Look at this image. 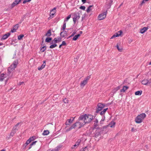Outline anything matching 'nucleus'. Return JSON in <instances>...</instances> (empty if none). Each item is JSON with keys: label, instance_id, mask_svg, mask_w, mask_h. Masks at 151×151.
I'll return each instance as SVG.
<instances>
[{"label": "nucleus", "instance_id": "f257e3e1", "mask_svg": "<svg viewBox=\"0 0 151 151\" xmlns=\"http://www.w3.org/2000/svg\"><path fill=\"white\" fill-rule=\"evenodd\" d=\"M86 120H85V122H83L82 123L81 122L80 124L81 126L78 127V129H80L82 127L84 126L86 123H90L92 120L93 119V115L89 114H87L86 116Z\"/></svg>", "mask_w": 151, "mask_h": 151}, {"label": "nucleus", "instance_id": "f03ea898", "mask_svg": "<svg viewBox=\"0 0 151 151\" xmlns=\"http://www.w3.org/2000/svg\"><path fill=\"white\" fill-rule=\"evenodd\" d=\"M146 117V115L144 113H142L138 115L135 118V121L137 124L141 123L143 120Z\"/></svg>", "mask_w": 151, "mask_h": 151}, {"label": "nucleus", "instance_id": "7ed1b4c3", "mask_svg": "<svg viewBox=\"0 0 151 151\" xmlns=\"http://www.w3.org/2000/svg\"><path fill=\"white\" fill-rule=\"evenodd\" d=\"M18 63V60H17L14 61L12 65L8 68V74L9 75L11 72L14 70L15 68L17 67Z\"/></svg>", "mask_w": 151, "mask_h": 151}, {"label": "nucleus", "instance_id": "20e7f679", "mask_svg": "<svg viewBox=\"0 0 151 151\" xmlns=\"http://www.w3.org/2000/svg\"><path fill=\"white\" fill-rule=\"evenodd\" d=\"M104 106L105 105L104 104H102L101 103H99L98 104L96 108V111L94 114V118L96 116L97 114L99 113L100 111H101Z\"/></svg>", "mask_w": 151, "mask_h": 151}, {"label": "nucleus", "instance_id": "39448f33", "mask_svg": "<svg viewBox=\"0 0 151 151\" xmlns=\"http://www.w3.org/2000/svg\"><path fill=\"white\" fill-rule=\"evenodd\" d=\"M73 17V21L74 24H75L77 20L80 18V16L79 12H74L72 14Z\"/></svg>", "mask_w": 151, "mask_h": 151}, {"label": "nucleus", "instance_id": "423d86ee", "mask_svg": "<svg viewBox=\"0 0 151 151\" xmlns=\"http://www.w3.org/2000/svg\"><path fill=\"white\" fill-rule=\"evenodd\" d=\"M116 0H106L105 6L107 9H110Z\"/></svg>", "mask_w": 151, "mask_h": 151}, {"label": "nucleus", "instance_id": "0eeeda50", "mask_svg": "<svg viewBox=\"0 0 151 151\" xmlns=\"http://www.w3.org/2000/svg\"><path fill=\"white\" fill-rule=\"evenodd\" d=\"M81 122H76L75 123L73 124L71 127L67 129L66 130L67 132H68L72 129L75 128L77 126V124H79V126H81L80 124Z\"/></svg>", "mask_w": 151, "mask_h": 151}, {"label": "nucleus", "instance_id": "6e6552de", "mask_svg": "<svg viewBox=\"0 0 151 151\" xmlns=\"http://www.w3.org/2000/svg\"><path fill=\"white\" fill-rule=\"evenodd\" d=\"M35 136H32V137H30L28 140H27L26 142L23 145V147H24L25 148L32 141H33L35 139Z\"/></svg>", "mask_w": 151, "mask_h": 151}, {"label": "nucleus", "instance_id": "1a4fd4ad", "mask_svg": "<svg viewBox=\"0 0 151 151\" xmlns=\"http://www.w3.org/2000/svg\"><path fill=\"white\" fill-rule=\"evenodd\" d=\"M106 12H104L101 14H100L98 16V18L99 20H102L104 19L106 17V12Z\"/></svg>", "mask_w": 151, "mask_h": 151}, {"label": "nucleus", "instance_id": "9d476101", "mask_svg": "<svg viewBox=\"0 0 151 151\" xmlns=\"http://www.w3.org/2000/svg\"><path fill=\"white\" fill-rule=\"evenodd\" d=\"M87 115V114H85L83 115H81L79 117L78 120V122H80L81 121H83V122H85V120H86V116Z\"/></svg>", "mask_w": 151, "mask_h": 151}, {"label": "nucleus", "instance_id": "9b49d317", "mask_svg": "<svg viewBox=\"0 0 151 151\" xmlns=\"http://www.w3.org/2000/svg\"><path fill=\"white\" fill-rule=\"evenodd\" d=\"M75 119V117H71L70 119L67 120L65 124L66 125H70L73 122Z\"/></svg>", "mask_w": 151, "mask_h": 151}, {"label": "nucleus", "instance_id": "f8f14e48", "mask_svg": "<svg viewBox=\"0 0 151 151\" xmlns=\"http://www.w3.org/2000/svg\"><path fill=\"white\" fill-rule=\"evenodd\" d=\"M22 0H15L12 4L11 7L12 8L14 7L16 5L18 4L21 2Z\"/></svg>", "mask_w": 151, "mask_h": 151}, {"label": "nucleus", "instance_id": "ddd939ff", "mask_svg": "<svg viewBox=\"0 0 151 151\" xmlns=\"http://www.w3.org/2000/svg\"><path fill=\"white\" fill-rule=\"evenodd\" d=\"M10 35V33H8L4 35L1 38V40H4L7 38Z\"/></svg>", "mask_w": 151, "mask_h": 151}, {"label": "nucleus", "instance_id": "4468645a", "mask_svg": "<svg viewBox=\"0 0 151 151\" xmlns=\"http://www.w3.org/2000/svg\"><path fill=\"white\" fill-rule=\"evenodd\" d=\"M60 35L62 37H65V36L67 35V33L64 30L61 32Z\"/></svg>", "mask_w": 151, "mask_h": 151}, {"label": "nucleus", "instance_id": "2eb2a0df", "mask_svg": "<svg viewBox=\"0 0 151 151\" xmlns=\"http://www.w3.org/2000/svg\"><path fill=\"white\" fill-rule=\"evenodd\" d=\"M87 82L86 80H84L82 81L80 83V86L81 87H83L85 86L87 83Z\"/></svg>", "mask_w": 151, "mask_h": 151}, {"label": "nucleus", "instance_id": "dca6fc26", "mask_svg": "<svg viewBox=\"0 0 151 151\" xmlns=\"http://www.w3.org/2000/svg\"><path fill=\"white\" fill-rule=\"evenodd\" d=\"M148 29V27H144L143 28L141 29L140 32L141 34L144 33L145 31H146L147 29Z\"/></svg>", "mask_w": 151, "mask_h": 151}, {"label": "nucleus", "instance_id": "f3484780", "mask_svg": "<svg viewBox=\"0 0 151 151\" xmlns=\"http://www.w3.org/2000/svg\"><path fill=\"white\" fill-rule=\"evenodd\" d=\"M52 38L50 37H47L46 38L45 40V42L47 43L51 42L52 41Z\"/></svg>", "mask_w": 151, "mask_h": 151}, {"label": "nucleus", "instance_id": "a211bd4d", "mask_svg": "<svg viewBox=\"0 0 151 151\" xmlns=\"http://www.w3.org/2000/svg\"><path fill=\"white\" fill-rule=\"evenodd\" d=\"M129 88V87L124 86H123V88L120 90V92H125V91L127 90Z\"/></svg>", "mask_w": 151, "mask_h": 151}, {"label": "nucleus", "instance_id": "6ab92c4d", "mask_svg": "<svg viewBox=\"0 0 151 151\" xmlns=\"http://www.w3.org/2000/svg\"><path fill=\"white\" fill-rule=\"evenodd\" d=\"M122 33V30H120L118 31L117 32H116L114 34V35L116 37H118L119 36L121 35Z\"/></svg>", "mask_w": 151, "mask_h": 151}, {"label": "nucleus", "instance_id": "aec40b11", "mask_svg": "<svg viewBox=\"0 0 151 151\" xmlns=\"http://www.w3.org/2000/svg\"><path fill=\"white\" fill-rule=\"evenodd\" d=\"M52 35L51 30L50 29L47 32L45 35V36H48V37H49Z\"/></svg>", "mask_w": 151, "mask_h": 151}, {"label": "nucleus", "instance_id": "412c9836", "mask_svg": "<svg viewBox=\"0 0 151 151\" xmlns=\"http://www.w3.org/2000/svg\"><path fill=\"white\" fill-rule=\"evenodd\" d=\"M141 83L142 84L146 85L148 83V80L147 79H144L142 81Z\"/></svg>", "mask_w": 151, "mask_h": 151}, {"label": "nucleus", "instance_id": "4be33fe9", "mask_svg": "<svg viewBox=\"0 0 151 151\" xmlns=\"http://www.w3.org/2000/svg\"><path fill=\"white\" fill-rule=\"evenodd\" d=\"M80 36V35L79 34L74 36L73 38V40L74 41L76 40Z\"/></svg>", "mask_w": 151, "mask_h": 151}, {"label": "nucleus", "instance_id": "5701e85b", "mask_svg": "<svg viewBox=\"0 0 151 151\" xmlns=\"http://www.w3.org/2000/svg\"><path fill=\"white\" fill-rule=\"evenodd\" d=\"M58 42V39L56 38H55L53 40H52V41L50 43V44L51 45L53 43L56 44Z\"/></svg>", "mask_w": 151, "mask_h": 151}, {"label": "nucleus", "instance_id": "b1692460", "mask_svg": "<svg viewBox=\"0 0 151 151\" xmlns=\"http://www.w3.org/2000/svg\"><path fill=\"white\" fill-rule=\"evenodd\" d=\"M37 142V141H34L32 142L31 144L29 145V147L28 148V150H29L31 149L33 145H35L36 143Z\"/></svg>", "mask_w": 151, "mask_h": 151}, {"label": "nucleus", "instance_id": "393cba45", "mask_svg": "<svg viewBox=\"0 0 151 151\" xmlns=\"http://www.w3.org/2000/svg\"><path fill=\"white\" fill-rule=\"evenodd\" d=\"M62 146H63L62 145H59L55 148L56 151H58L60 150V149L62 147Z\"/></svg>", "mask_w": 151, "mask_h": 151}, {"label": "nucleus", "instance_id": "a878e982", "mask_svg": "<svg viewBox=\"0 0 151 151\" xmlns=\"http://www.w3.org/2000/svg\"><path fill=\"white\" fill-rule=\"evenodd\" d=\"M116 47L117 50L118 51H119V52H122L123 50V48L122 47H119L118 44H117V45L116 46Z\"/></svg>", "mask_w": 151, "mask_h": 151}, {"label": "nucleus", "instance_id": "bb28decb", "mask_svg": "<svg viewBox=\"0 0 151 151\" xmlns=\"http://www.w3.org/2000/svg\"><path fill=\"white\" fill-rule=\"evenodd\" d=\"M100 131H99L98 130H96L95 133V136L96 137H98L101 134Z\"/></svg>", "mask_w": 151, "mask_h": 151}, {"label": "nucleus", "instance_id": "cd10ccee", "mask_svg": "<svg viewBox=\"0 0 151 151\" xmlns=\"http://www.w3.org/2000/svg\"><path fill=\"white\" fill-rule=\"evenodd\" d=\"M142 93V91H136L135 93V94L136 95L140 96L141 95Z\"/></svg>", "mask_w": 151, "mask_h": 151}, {"label": "nucleus", "instance_id": "c85d7f7f", "mask_svg": "<svg viewBox=\"0 0 151 151\" xmlns=\"http://www.w3.org/2000/svg\"><path fill=\"white\" fill-rule=\"evenodd\" d=\"M116 123L115 122L112 121L111 123L109 124V125L110 126V127H113L115 126V125Z\"/></svg>", "mask_w": 151, "mask_h": 151}, {"label": "nucleus", "instance_id": "c756f323", "mask_svg": "<svg viewBox=\"0 0 151 151\" xmlns=\"http://www.w3.org/2000/svg\"><path fill=\"white\" fill-rule=\"evenodd\" d=\"M4 73L1 74L0 76V81H2L4 79Z\"/></svg>", "mask_w": 151, "mask_h": 151}, {"label": "nucleus", "instance_id": "7c9ffc66", "mask_svg": "<svg viewBox=\"0 0 151 151\" xmlns=\"http://www.w3.org/2000/svg\"><path fill=\"white\" fill-rule=\"evenodd\" d=\"M93 6V5H90L87 8L86 10V11L87 12H89L91 10V8Z\"/></svg>", "mask_w": 151, "mask_h": 151}, {"label": "nucleus", "instance_id": "2f4dec72", "mask_svg": "<svg viewBox=\"0 0 151 151\" xmlns=\"http://www.w3.org/2000/svg\"><path fill=\"white\" fill-rule=\"evenodd\" d=\"M49 133V131L47 130H45L42 133V134L44 135H48Z\"/></svg>", "mask_w": 151, "mask_h": 151}, {"label": "nucleus", "instance_id": "473e14b6", "mask_svg": "<svg viewBox=\"0 0 151 151\" xmlns=\"http://www.w3.org/2000/svg\"><path fill=\"white\" fill-rule=\"evenodd\" d=\"M24 36V35L23 34H21L18 36V39L19 40H21L22 39Z\"/></svg>", "mask_w": 151, "mask_h": 151}, {"label": "nucleus", "instance_id": "72a5a7b5", "mask_svg": "<svg viewBox=\"0 0 151 151\" xmlns=\"http://www.w3.org/2000/svg\"><path fill=\"white\" fill-rule=\"evenodd\" d=\"M66 23L64 22V23L63 25L62 28L61 29V30L64 31L65 29L66 28Z\"/></svg>", "mask_w": 151, "mask_h": 151}, {"label": "nucleus", "instance_id": "f704fd0d", "mask_svg": "<svg viewBox=\"0 0 151 151\" xmlns=\"http://www.w3.org/2000/svg\"><path fill=\"white\" fill-rule=\"evenodd\" d=\"M120 88V86H119L116 87V88H114V89L113 90V91L114 93L116 92L117 91L119 90Z\"/></svg>", "mask_w": 151, "mask_h": 151}, {"label": "nucleus", "instance_id": "c9c22d12", "mask_svg": "<svg viewBox=\"0 0 151 151\" xmlns=\"http://www.w3.org/2000/svg\"><path fill=\"white\" fill-rule=\"evenodd\" d=\"M76 33V31H74V32H73L72 34L70 36H69V37H68L67 38V39H69V38L73 36H74V35Z\"/></svg>", "mask_w": 151, "mask_h": 151}, {"label": "nucleus", "instance_id": "e433bc0d", "mask_svg": "<svg viewBox=\"0 0 151 151\" xmlns=\"http://www.w3.org/2000/svg\"><path fill=\"white\" fill-rule=\"evenodd\" d=\"M46 47L45 46H43V47H41V49H40L41 51L42 52H44L45 51V50Z\"/></svg>", "mask_w": 151, "mask_h": 151}, {"label": "nucleus", "instance_id": "4c0bfd02", "mask_svg": "<svg viewBox=\"0 0 151 151\" xmlns=\"http://www.w3.org/2000/svg\"><path fill=\"white\" fill-rule=\"evenodd\" d=\"M71 17V14H69L65 19L64 20L65 22H67Z\"/></svg>", "mask_w": 151, "mask_h": 151}, {"label": "nucleus", "instance_id": "58836bf2", "mask_svg": "<svg viewBox=\"0 0 151 151\" xmlns=\"http://www.w3.org/2000/svg\"><path fill=\"white\" fill-rule=\"evenodd\" d=\"M45 67V66H44V64H42L40 67H39L38 68V69L39 70H41L43 69Z\"/></svg>", "mask_w": 151, "mask_h": 151}, {"label": "nucleus", "instance_id": "ea45409f", "mask_svg": "<svg viewBox=\"0 0 151 151\" xmlns=\"http://www.w3.org/2000/svg\"><path fill=\"white\" fill-rule=\"evenodd\" d=\"M81 142V139H78L77 140V141L76 142L75 144L77 146H78L80 144Z\"/></svg>", "mask_w": 151, "mask_h": 151}, {"label": "nucleus", "instance_id": "a19ab883", "mask_svg": "<svg viewBox=\"0 0 151 151\" xmlns=\"http://www.w3.org/2000/svg\"><path fill=\"white\" fill-rule=\"evenodd\" d=\"M98 126V124H97V123H94L93 124V129H99V128L97 127Z\"/></svg>", "mask_w": 151, "mask_h": 151}, {"label": "nucleus", "instance_id": "79ce46f5", "mask_svg": "<svg viewBox=\"0 0 151 151\" xmlns=\"http://www.w3.org/2000/svg\"><path fill=\"white\" fill-rule=\"evenodd\" d=\"M16 132V131H14L12 129V130L10 133V135L12 136H13L14 135V134Z\"/></svg>", "mask_w": 151, "mask_h": 151}, {"label": "nucleus", "instance_id": "37998d69", "mask_svg": "<svg viewBox=\"0 0 151 151\" xmlns=\"http://www.w3.org/2000/svg\"><path fill=\"white\" fill-rule=\"evenodd\" d=\"M19 27V24H16V25H15L14 27V28L16 29V30H17L18 29Z\"/></svg>", "mask_w": 151, "mask_h": 151}, {"label": "nucleus", "instance_id": "c03bdc74", "mask_svg": "<svg viewBox=\"0 0 151 151\" xmlns=\"http://www.w3.org/2000/svg\"><path fill=\"white\" fill-rule=\"evenodd\" d=\"M91 77L90 76H87L86 78H85L84 79L85 80H86V81L88 82V80L90 79V78Z\"/></svg>", "mask_w": 151, "mask_h": 151}, {"label": "nucleus", "instance_id": "a18cd8bd", "mask_svg": "<svg viewBox=\"0 0 151 151\" xmlns=\"http://www.w3.org/2000/svg\"><path fill=\"white\" fill-rule=\"evenodd\" d=\"M79 8L83 10H85L86 9V7L85 6H81Z\"/></svg>", "mask_w": 151, "mask_h": 151}, {"label": "nucleus", "instance_id": "49530a36", "mask_svg": "<svg viewBox=\"0 0 151 151\" xmlns=\"http://www.w3.org/2000/svg\"><path fill=\"white\" fill-rule=\"evenodd\" d=\"M63 101L65 103H68V100L67 99L65 98L63 100Z\"/></svg>", "mask_w": 151, "mask_h": 151}, {"label": "nucleus", "instance_id": "de8ad7c7", "mask_svg": "<svg viewBox=\"0 0 151 151\" xmlns=\"http://www.w3.org/2000/svg\"><path fill=\"white\" fill-rule=\"evenodd\" d=\"M62 37H58V42H60L61 41Z\"/></svg>", "mask_w": 151, "mask_h": 151}, {"label": "nucleus", "instance_id": "09e8293b", "mask_svg": "<svg viewBox=\"0 0 151 151\" xmlns=\"http://www.w3.org/2000/svg\"><path fill=\"white\" fill-rule=\"evenodd\" d=\"M108 108H106L104 109L102 111H103V113H104V114H105L107 110H108Z\"/></svg>", "mask_w": 151, "mask_h": 151}, {"label": "nucleus", "instance_id": "8fccbe9b", "mask_svg": "<svg viewBox=\"0 0 151 151\" xmlns=\"http://www.w3.org/2000/svg\"><path fill=\"white\" fill-rule=\"evenodd\" d=\"M55 47L54 46V44H52L50 46L49 48H53Z\"/></svg>", "mask_w": 151, "mask_h": 151}, {"label": "nucleus", "instance_id": "3c124183", "mask_svg": "<svg viewBox=\"0 0 151 151\" xmlns=\"http://www.w3.org/2000/svg\"><path fill=\"white\" fill-rule=\"evenodd\" d=\"M31 0H24V1H23V3L24 4H25L27 2H30V1H31Z\"/></svg>", "mask_w": 151, "mask_h": 151}, {"label": "nucleus", "instance_id": "603ef678", "mask_svg": "<svg viewBox=\"0 0 151 151\" xmlns=\"http://www.w3.org/2000/svg\"><path fill=\"white\" fill-rule=\"evenodd\" d=\"M16 29H14V28L12 29L11 30V32H12V33H13V32H16Z\"/></svg>", "mask_w": 151, "mask_h": 151}, {"label": "nucleus", "instance_id": "864d4df0", "mask_svg": "<svg viewBox=\"0 0 151 151\" xmlns=\"http://www.w3.org/2000/svg\"><path fill=\"white\" fill-rule=\"evenodd\" d=\"M62 44L63 46H65L66 45V43L65 41H63L62 42Z\"/></svg>", "mask_w": 151, "mask_h": 151}, {"label": "nucleus", "instance_id": "5fc2aeb1", "mask_svg": "<svg viewBox=\"0 0 151 151\" xmlns=\"http://www.w3.org/2000/svg\"><path fill=\"white\" fill-rule=\"evenodd\" d=\"M56 8L54 7L53 9H52V10L51 11L55 13L56 12Z\"/></svg>", "mask_w": 151, "mask_h": 151}, {"label": "nucleus", "instance_id": "6e6d98bb", "mask_svg": "<svg viewBox=\"0 0 151 151\" xmlns=\"http://www.w3.org/2000/svg\"><path fill=\"white\" fill-rule=\"evenodd\" d=\"M85 15H83L82 17V20L81 21H82L84 19H85Z\"/></svg>", "mask_w": 151, "mask_h": 151}, {"label": "nucleus", "instance_id": "4d7b16f0", "mask_svg": "<svg viewBox=\"0 0 151 151\" xmlns=\"http://www.w3.org/2000/svg\"><path fill=\"white\" fill-rule=\"evenodd\" d=\"M105 116H104V118H102V119H101V121H100V123H101V122H102V121H104V120H105Z\"/></svg>", "mask_w": 151, "mask_h": 151}, {"label": "nucleus", "instance_id": "13d9d810", "mask_svg": "<svg viewBox=\"0 0 151 151\" xmlns=\"http://www.w3.org/2000/svg\"><path fill=\"white\" fill-rule=\"evenodd\" d=\"M145 1H144V0H143V1H142V2H141V4H140V6H142L143 5V4H144V3H145Z\"/></svg>", "mask_w": 151, "mask_h": 151}, {"label": "nucleus", "instance_id": "bf43d9fd", "mask_svg": "<svg viewBox=\"0 0 151 151\" xmlns=\"http://www.w3.org/2000/svg\"><path fill=\"white\" fill-rule=\"evenodd\" d=\"M18 129V128L17 127H15V126H14L13 128V130L14 131L17 130Z\"/></svg>", "mask_w": 151, "mask_h": 151}, {"label": "nucleus", "instance_id": "052dcab7", "mask_svg": "<svg viewBox=\"0 0 151 151\" xmlns=\"http://www.w3.org/2000/svg\"><path fill=\"white\" fill-rule=\"evenodd\" d=\"M24 83V82H20L19 83H18V85H19V86H20L21 85H22L23 83Z\"/></svg>", "mask_w": 151, "mask_h": 151}, {"label": "nucleus", "instance_id": "680f3d73", "mask_svg": "<svg viewBox=\"0 0 151 151\" xmlns=\"http://www.w3.org/2000/svg\"><path fill=\"white\" fill-rule=\"evenodd\" d=\"M99 114L101 115H103L104 114V113H103L102 111H101V112H99Z\"/></svg>", "mask_w": 151, "mask_h": 151}, {"label": "nucleus", "instance_id": "e2e57ef3", "mask_svg": "<svg viewBox=\"0 0 151 151\" xmlns=\"http://www.w3.org/2000/svg\"><path fill=\"white\" fill-rule=\"evenodd\" d=\"M135 130L136 131V129H134V127H132L131 129V131L132 132H134Z\"/></svg>", "mask_w": 151, "mask_h": 151}, {"label": "nucleus", "instance_id": "0e129e2a", "mask_svg": "<svg viewBox=\"0 0 151 151\" xmlns=\"http://www.w3.org/2000/svg\"><path fill=\"white\" fill-rule=\"evenodd\" d=\"M116 37L115 36V35H114L111 37V38H110L111 39H113V38H114L115 37Z\"/></svg>", "mask_w": 151, "mask_h": 151}, {"label": "nucleus", "instance_id": "69168bd1", "mask_svg": "<svg viewBox=\"0 0 151 151\" xmlns=\"http://www.w3.org/2000/svg\"><path fill=\"white\" fill-rule=\"evenodd\" d=\"M116 37L115 36V35H114L111 37V38H110L111 39H113V38H114L115 37Z\"/></svg>", "mask_w": 151, "mask_h": 151}, {"label": "nucleus", "instance_id": "338daca9", "mask_svg": "<svg viewBox=\"0 0 151 151\" xmlns=\"http://www.w3.org/2000/svg\"><path fill=\"white\" fill-rule=\"evenodd\" d=\"M81 1L83 4H84L86 2V0H81Z\"/></svg>", "mask_w": 151, "mask_h": 151}, {"label": "nucleus", "instance_id": "774afa93", "mask_svg": "<svg viewBox=\"0 0 151 151\" xmlns=\"http://www.w3.org/2000/svg\"><path fill=\"white\" fill-rule=\"evenodd\" d=\"M43 63L42 64H44V66H45L46 65V61L45 60H44L43 61Z\"/></svg>", "mask_w": 151, "mask_h": 151}]
</instances>
